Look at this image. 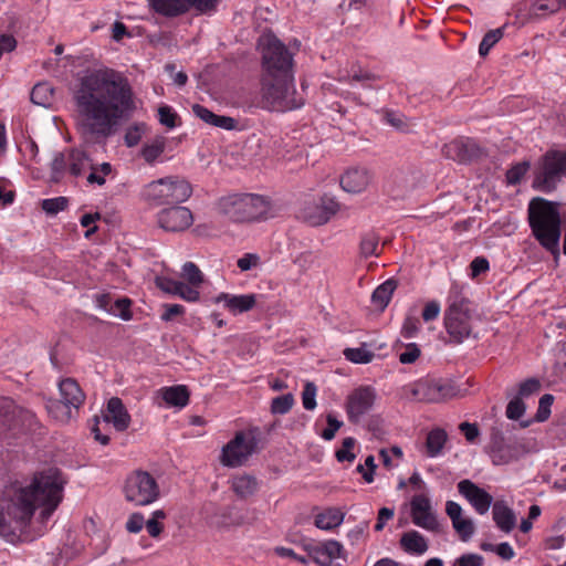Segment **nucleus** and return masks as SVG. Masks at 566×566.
I'll use <instances>...</instances> for the list:
<instances>
[{
  "label": "nucleus",
  "mask_w": 566,
  "mask_h": 566,
  "mask_svg": "<svg viewBox=\"0 0 566 566\" xmlns=\"http://www.w3.org/2000/svg\"><path fill=\"white\" fill-rule=\"evenodd\" d=\"M72 99L75 128L90 145H105L137 108L129 80L111 67L95 69L80 76Z\"/></svg>",
  "instance_id": "nucleus-1"
},
{
  "label": "nucleus",
  "mask_w": 566,
  "mask_h": 566,
  "mask_svg": "<svg viewBox=\"0 0 566 566\" xmlns=\"http://www.w3.org/2000/svg\"><path fill=\"white\" fill-rule=\"evenodd\" d=\"M63 484L61 474L50 470L35 474L28 486L19 482L6 485L0 491V536L13 542L36 507H42V517L48 518L62 501Z\"/></svg>",
  "instance_id": "nucleus-2"
},
{
  "label": "nucleus",
  "mask_w": 566,
  "mask_h": 566,
  "mask_svg": "<svg viewBox=\"0 0 566 566\" xmlns=\"http://www.w3.org/2000/svg\"><path fill=\"white\" fill-rule=\"evenodd\" d=\"M528 221L536 240L548 251H558L560 216L557 206L543 198H534L528 205Z\"/></svg>",
  "instance_id": "nucleus-3"
},
{
  "label": "nucleus",
  "mask_w": 566,
  "mask_h": 566,
  "mask_svg": "<svg viewBox=\"0 0 566 566\" xmlns=\"http://www.w3.org/2000/svg\"><path fill=\"white\" fill-rule=\"evenodd\" d=\"M304 94L294 84V75H262L261 105L270 112H287L301 108Z\"/></svg>",
  "instance_id": "nucleus-4"
},
{
  "label": "nucleus",
  "mask_w": 566,
  "mask_h": 566,
  "mask_svg": "<svg viewBox=\"0 0 566 566\" xmlns=\"http://www.w3.org/2000/svg\"><path fill=\"white\" fill-rule=\"evenodd\" d=\"M448 302L444 327L450 343L461 344L473 335V313L470 308V301L463 296V287L454 283L450 289Z\"/></svg>",
  "instance_id": "nucleus-5"
},
{
  "label": "nucleus",
  "mask_w": 566,
  "mask_h": 566,
  "mask_svg": "<svg viewBox=\"0 0 566 566\" xmlns=\"http://www.w3.org/2000/svg\"><path fill=\"white\" fill-rule=\"evenodd\" d=\"M222 212L234 222L265 220L274 216L271 201L261 195L235 193L221 200Z\"/></svg>",
  "instance_id": "nucleus-6"
},
{
  "label": "nucleus",
  "mask_w": 566,
  "mask_h": 566,
  "mask_svg": "<svg viewBox=\"0 0 566 566\" xmlns=\"http://www.w3.org/2000/svg\"><path fill=\"white\" fill-rule=\"evenodd\" d=\"M140 195L151 206L180 205L191 197L192 187L181 177L169 176L150 181Z\"/></svg>",
  "instance_id": "nucleus-7"
},
{
  "label": "nucleus",
  "mask_w": 566,
  "mask_h": 566,
  "mask_svg": "<svg viewBox=\"0 0 566 566\" xmlns=\"http://www.w3.org/2000/svg\"><path fill=\"white\" fill-rule=\"evenodd\" d=\"M402 396L421 402H442L457 395V388L447 379L424 377L401 388Z\"/></svg>",
  "instance_id": "nucleus-8"
},
{
  "label": "nucleus",
  "mask_w": 566,
  "mask_h": 566,
  "mask_svg": "<svg viewBox=\"0 0 566 566\" xmlns=\"http://www.w3.org/2000/svg\"><path fill=\"white\" fill-rule=\"evenodd\" d=\"M562 176H566V151L549 149L537 164L532 186L548 193L555 190Z\"/></svg>",
  "instance_id": "nucleus-9"
},
{
  "label": "nucleus",
  "mask_w": 566,
  "mask_h": 566,
  "mask_svg": "<svg viewBox=\"0 0 566 566\" xmlns=\"http://www.w3.org/2000/svg\"><path fill=\"white\" fill-rule=\"evenodd\" d=\"M263 75H291L293 74V55L286 45L274 35L261 38Z\"/></svg>",
  "instance_id": "nucleus-10"
},
{
  "label": "nucleus",
  "mask_w": 566,
  "mask_h": 566,
  "mask_svg": "<svg viewBox=\"0 0 566 566\" xmlns=\"http://www.w3.org/2000/svg\"><path fill=\"white\" fill-rule=\"evenodd\" d=\"M123 491L126 501L137 506L149 505L160 495L156 479L143 470L133 471L127 475Z\"/></svg>",
  "instance_id": "nucleus-11"
},
{
  "label": "nucleus",
  "mask_w": 566,
  "mask_h": 566,
  "mask_svg": "<svg viewBox=\"0 0 566 566\" xmlns=\"http://www.w3.org/2000/svg\"><path fill=\"white\" fill-rule=\"evenodd\" d=\"M307 556L297 555L292 548L276 547L275 553L281 557H290L301 564H308L312 559L319 566H332L336 558L345 557L343 545L334 539L323 542L321 544H310L305 546Z\"/></svg>",
  "instance_id": "nucleus-12"
},
{
  "label": "nucleus",
  "mask_w": 566,
  "mask_h": 566,
  "mask_svg": "<svg viewBox=\"0 0 566 566\" xmlns=\"http://www.w3.org/2000/svg\"><path fill=\"white\" fill-rule=\"evenodd\" d=\"M258 438L253 431H239L223 448L220 461L224 467H241L258 449Z\"/></svg>",
  "instance_id": "nucleus-13"
},
{
  "label": "nucleus",
  "mask_w": 566,
  "mask_h": 566,
  "mask_svg": "<svg viewBox=\"0 0 566 566\" xmlns=\"http://www.w3.org/2000/svg\"><path fill=\"white\" fill-rule=\"evenodd\" d=\"M410 515L412 523L426 531L440 533L441 526L432 509L429 497L417 494L410 501Z\"/></svg>",
  "instance_id": "nucleus-14"
},
{
  "label": "nucleus",
  "mask_w": 566,
  "mask_h": 566,
  "mask_svg": "<svg viewBox=\"0 0 566 566\" xmlns=\"http://www.w3.org/2000/svg\"><path fill=\"white\" fill-rule=\"evenodd\" d=\"M157 223L167 232H184L193 223V214L187 207L174 205L157 213Z\"/></svg>",
  "instance_id": "nucleus-15"
},
{
  "label": "nucleus",
  "mask_w": 566,
  "mask_h": 566,
  "mask_svg": "<svg viewBox=\"0 0 566 566\" xmlns=\"http://www.w3.org/2000/svg\"><path fill=\"white\" fill-rule=\"evenodd\" d=\"M376 400V391L369 386H360L353 390L346 400L348 420L358 423L371 410Z\"/></svg>",
  "instance_id": "nucleus-16"
},
{
  "label": "nucleus",
  "mask_w": 566,
  "mask_h": 566,
  "mask_svg": "<svg viewBox=\"0 0 566 566\" xmlns=\"http://www.w3.org/2000/svg\"><path fill=\"white\" fill-rule=\"evenodd\" d=\"M3 426L13 434L33 431L38 427L35 413L20 406H12L3 416Z\"/></svg>",
  "instance_id": "nucleus-17"
},
{
  "label": "nucleus",
  "mask_w": 566,
  "mask_h": 566,
  "mask_svg": "<svg viewBox=\"0 0 566 566\" xmlns=\"http://www.w3.org/2000/svg\"><path fill=\"white\" fill-rule=\"evenodd\" d=\"M444 157L458 163H469L482 154L481 147L470 138H458L442 147Z\"/></svg>",
  "instance_id": "nucleus-18"
},
{
  "label": "nucleus",
  "mask_w": 566,
  "mask_h": 566,
  "mask_svg": "<svg viewBox=\"0 0 566 566\" xmlns=\"http://www.w3.org/2000/svg\"><path fill=\"white\" fill-rule=\"evenodd\" d=\"M489 448L492 462L496 465L510 463L518 457L517 446L507 443L500 430H492Z\"/></svg>",
  "instance_id": "nucleus-19"
},
{
  "label": "nucleus",
  "mask_w": 566,
  "mask_h": 566,
  "mask_svg": "<svg viewBox=\"0 0 566 566\" xmlns=\"http://www.w3.org/2000/svg\"><path fill=\"white\" fill-rule=\"evenodd\" d=\"M458 491L481 515L485 514L491 505H493L492 495L470 480L460 481L458 483Z\"/></svg>",
  "instance_id": "nucleus-20"
},
{
  "label": "nucleus",
  "mask_w": 566,
  "mask_h": 566,
  "mask_svg": "<svg viewBox=\"0 0 566 566\" xmlns=\"http://www.w3.org/2000/svg\"><path fill=\"white\" fill-rule=\"evenodd\" d=\"M446 513L450 517L452 522V527L459 535L460 539L463 542H468L475 532L473 521L462 515V507L454 501H447Z\"/></svg>",
  "instance_id": "nucleus-21"
},
{
  "label": "nucleus",
  "mask_w": 566,
  "mask_h": 566,
  "mask_svg": "<svg viewBox=\"0 0 566 566\" xmlns=\"http://www.w3.org/2000/svg\"><path fill=\"white\" fill-rule=\"evenodd\" d=\"M340 206L333 197L323 196L317 205L307 208L305 218L312 226H321L331 220L335 216Z\"/></svg>",
  "instance_id": "nucleus-22"
},
{
  "label": "nucleus",
  "mask_w": 566,
  "mask_h": 566,
  "mask_svg": "<svg viewBox=\"0 0 566 566\" xmlns=\"http://www.w3.org/2000/svg\"><path fill=\"white\" fill-rule=\"evenodd\" d=\"M373 176L366 168L354 167L346 170L340 177V187L349 193H360L367 189Z\"/></svg>",
  "instance_id": "nucleus-23"
},
{
  "label": "nucleus",
  "mask_w": 566,
  "mask_h": 566,
  "mask_svg": "<svg viewBox=\"0 0 566 566\" xmlns=\"http://www.w3.org/2000/svg\"><path fill=\"white\" fill-rule=\"evenodd\" d=\"M216 303H223L224 307L233 315L249 312L256 304L254 294L232 295L229 293H220L214 297Z\"/></svg>",
  "instance_id": "nucleus-24"
},
{
  "label": "nucleus",
  "mask_w": 566,
  "mask_h": 566,
  "mask_svg": "<svg viewBox=\"0 0 566 566\" xmlns=\"http://www.w3.org/2000/svg\"><path fill=\"white\" fill-rule=\"evenodd\" d=\"M104 418L107 422H112L117 431L126 430L130 423V416L118 397H112L107 401Z\"/></svg>",
  "instance_id": "nucleus-25"
},
{
  "label": "nucleus",
  "mask_w": 566,
  "mask_h": 566,
  "mask_svg": "<svg viewBox=\"0 0 566 566\" xmlns=\"http://www.w3.org/2000/svg\"><path fill=\"white\" fill-rule=\"evenodd\" d=\"M149 8L165 18H177L191 8L188 0H147Z\"/></svg>",
  "instance_id": "nucleus-26"
},
{
  "label": "nucleus",
  "mask_w": 566,
  "mask_h": 566,
  "mask_svg": "<svg viewBox=\"0 0 566 566\" xmlns=\"http://www.w3.org/2000/svg\"><path fill=\"white\" fill-rule=\"evenodd\" d=\"M492 517L496 527L505 534L511 533L516 526L514 511L503 501H496L492 505Z\"/></svg>",
  "instance_id": "nucleus-27"
},
{
  "label": "nucleus",
  "mask_w": 566,
  "mask_h": 566,
  "mask_svg": "<svg viewBox=\"0 0 566 566\" xmlns=\"http://www.w3.org/2000/svg\"><path fill=\"white\" fill-rule=\"evenodd\" d=\"M61 400L77 410L85 400V394L73 378L62 379L59 384Z\"/></svg>",
  "instance_id": "nucleus-28"
},
{
  "label": "nucleus",
  "mask_w": 566,
  "mask_h": 566,
  "mask_svg": "<svg viewBox=\"0 0 566 566\" xmlns=\"http://www.w3.org/2000/svg\"><path fill=\"white\" fill-rule=\"evenodd\" d=\"M399 543L406 553L413 555H422L429 547L427 538L415 530L405 532L401 535Z\"/></svg>",
  "instance_id": "nucleus-29"
},
{
  "label": "nucleus",
  "mask_w": 566,
  "mask_h": 566,
  "mask_svg": "<svg viewBox=\"0 0 566 566\" xmlns=\"http://www.w3.org/2000/svg\"><path fill=\"white\" fill-rule=\"evenodd\" d=\"M231 489L240 499L252 496L259 489L256 478L250 474H238L231 479Z\"/></svg>",
  "instance_id": "nucleus-30"
},
{
  "label": "nucleus",
  "mask_w": 566,
  "mask_h": 566,
  "mask_svg": "<svg viewBox=\"0 0 566 566\" xmlns=\"http://www.w3.org/2000/svg\"><path fill=\"white\" fill-rule=\"evenodd\" d=\"M165 402L171 407L184 408L189 403L190 392L185 385H176L161 389Z\"/></svg>",
  "instance_id": "nucleus-31"
},
{
  "label": "nucleus",
  "mask_w": 566,
  "mask_h": 566,
  "mask_svg": "<svg viewBox=\"0 0 566 566\" xmlns=\"http://www.w3.org/2000/svg\"><path fill=\"white\" fill-rule=\"evenodd\" d=\"M69 171L74 177H80L86 170L92 168V160L87 154L80 149H71L67 155Z\"/></svg>",
  "instance_id": "nucleus-32"
},
{
  "label": "nucleus",
  "mask_w": 566,
  "mask_h": 566,
  "mask_svg": "<svg viewBox=\"0 0 566 566\" xmlns=\"http://www.w3.org/2000/svg\"><path fill=\"white\" fill-rule=\"evenodd\" d=\"M30 98L35 105L50 107L54 101V87L49 82H40L33 86Z\"/></svg>",
  "instance_id": "nucleus-33"
},
{
  "label": "nucleus",
  "mask_w": 566,
  "mask_h": 566,
  "mask_svg": "<svg viewBox=\"0 0 566 566\" xmlns=\"http://www.w3.org/2000/svg\"><path fill=\"white\" fill-rule=\"evenodd\" d=\"M397 285L396 280L389 279L377 286L371 295L373 303L384 310L389 304Z\"/></svg>",
  "instance_id": "nucleus-34"
},
{
  "label": "nucleus",
  "mask_w": 566,
  "mask_h": 566,
  "mask_svg": "<svg viewBox=\"0 0 566 566\" xmlns=\"http://www.w3.org/2000/svg\"><path fill=\"white\" fill-rule=\"evenodd\" d=\"M344 521V513L338 509H328L323 513H319L315 517V526L329 531L339 526Z\"/></svg>",
  "instance_id": "nucleus-35"
},
{
  "label": "nucleus",
  "mask_w": 566,
  "mask_h": 566,
  "mask_svg": "<svg viewBox=\"0 0 566 566\" xmlns=\"http://www.w3.org/2000/svg\"><path fill=\"white\" fill-rule=\"evenodd\" d=\"M448 436L443 429L437 428L431 430L426 439V450L430 458L439 455L447 442Z\"/></svg>",
  "instance_id": "nucleus-36"
},
{
  "label": "nucleus",
  "mask_w": 566,
  "mask_h": 566,
  "mask_svg": "<svg viewBox=\"0 0 566 566\" xmlns=\"http://www.w3.org/2000/svg\"><path fill=\"white\" fill-rule=\"evenodd\" d=\"M165 148V137L157 136L150 143H147L143 146L140 156L147 164L153 165L164 154Z\"/></svg>",
  "instance_id": "nucleus-37"
},
{
  "label": "nucleus",
  "mask_w": 566,
  "mask_h": 566,
  "mask_svg": "<svg viewBox=\"0 0 566 566\" xmlns=\"http://www.w3.org/2000/svg\"><path fill=\"white\" fill-rule=\"evenodd\" d=\"M562 7H566L564 0H534L530 12L536 17H547L556 13Z\"/></svg>",
  "instance_id": "nucleus-38"
},
{
  "label": "nucleus",
  "mask_w": 566,
  "mask_h": 566,
  "mask_svg": "<svg viewBox=\"0 0 566 566\" xmlns=\"http://www.w3.org/2000/svg\"><path fill=\"white\" fill-rule=\"evenodd\" d=\"M46 409L60 422H69L72 418V408L62 400H49Z\"/></svg>",
  "instance_id": "nucleus-39"
},
{
  "label": "nucleus",
  "mask_w": 566,
  "mask_h": 566,
  "mask_svg": "<svg viewBox=\"0 0 566 566\" xmlns=\"http://www.w3.org/2000/svg\"><path fill=\"white\" fill-rule=\"evenodd\" d=\"M504 27L486 32L479 45V54L486 56L490 50L503 38Z\"/></svg>",
  "instance_id": "nucleus-40"
},
{
  "label": "nucleus",
  "mask_w": 566,
  "mask_h": 566,
  "mask_svg": "<svg viewBox=\"0 0 566 566\" xmlns=\"http://www.w3.org/2000/svg\"><path fill=\"white\" fill-rule=\"evenodd\" d=\"M343 354L347 360L355 364H368L375 357V354L368 350L366 345L357 348H346Z\"/></svg>",
  "instance_id": "nucleus-41"
},
{
  "label": "nucleus",
  "mask_w": 566,
  "mask_h": 566,
  "mask_svg": "<svg viewBox=\"0 0 566 566\" xmlns=\"http://www.w3.org/2000/svg\"><path fill=\"white\" fill-rule=\"evenodd\" d=\"M293 405H294V397L292 394H285L282 396H277L272 399L271 412L273 415H285L292 409Z\"/></svg>",
  "instance_id": "nucleus-42"
},
{
  "label": "nucleus",
  "mask_w": 566,
  "mask_h": 566,
  "mask_svg": "<svg viewBox=\"0 0 566 566\" xmlns=\"http://www.w3.org/2000/svg\"><path fill=\"white\" fill-rule=\"evenodd\" d=\"M167 516L164 510H156L153 512L151 517L145 522L146 530L151 537H158L164 531V525L160 523Z\"/></svg>",
  "instance_id": "nucleus-43"
},
{
  "label": "nucleus",
  "mask_w": 566,
  "mask_h": 566,
  "mask_svg": "<svg viewBox=\"0 0 566 566\" xmlns=\"http://www.w3.org/2000/svg\"><path fill=\"white\" fill-rule=\"evenodd\" d=\"M69 199L66 197H55L50 199H44L41 202L42 209L51 216L59 213L67 208Z\"/></svg>",
  "instance_id": "nucleus-44"
},
{
  "label": "nucleus",
  "mask_w": 566,
  "mask_h": 566,
  "mask_svg": "<svg viewBox=\"0 0 566 566\" xmlns=\"http://www.w3.org/2000/svg\"><path fill=\"white\" fill-rule=\"evenodd\" d=\"M182 276L192 286H199L203 282L202 272L193 262H186L184 264Z\"/></svg>",
  "instance_id": "nucleus-45"
},
{
  "label": "nucleus",
  "mask_w": 566,
  "mask_h": 566,
  "mask_svg": "<svg viewBox=\"0 0 566 566\" xmlns=\"http://www.w3.org/2000/svg\"><path fill=\"white\" fill-rule=\"evenodd\" d=\"M378 237L374 233H367L365 234L360 240V254L364 258H369L371 255H377V249H378Z\"/></svg>",
  "instance_id": "nucleus-46"
},
{
  "label": "nucleus",
  "mask_w": 566,
  "mask_h": 566,
  "mask_svg": "<svg viewBox=\"0 0 566 566\" xmlns=\"http://www.w3.org/2000/svg\"><path fill=\"white\" fill-rule=\"evenodd\" d=\"M145 124L136 123L129 126L125 133L124 142L127 147H134L139 144L145 132Z\"/></svg>",
  "instance_id": "nucleus-47"
},
{
  "label": "nucleus",
  "mask_w": 566,
  "mask_h": 566,
  "mask_svg": "<svg viewBox=\"0 0 566 566\" xmlns=\"http://www.w3.org/2000/svg\"><path fill=\"white\" fill-rule=\"evenodd\" d=\"M158 120L167 128H175L178 125V114L168 105L158 108Z\"/></svg>",
  "instance_id": "nucleus-48"
},
{
  "label": "nucleus",
  "mask_w": 566,
  "mask_h": 566,
  "mask_svg": "<svg viewBox=\"0 0 566 566\" xmlns=\"http://www.w3.org/2000/svg\"><path fill=\"white\" fill-rule=\"evenodd\" d=\"M530 169L528 161H522L512 166L506 172V181L509 185H517Z\"/></svg>",
  "instance_id": "nucleus-49"
},
{
  "label": "nucleus",
  "mask_w": 566,
  "mask_h": 566,
  "mask_svg": "<svg viewBox=\"0 0 566 566\" xmlns=\"http://www.w3.org/2000/svg\"><path fill=\"white\" fill-rule=\"evenodd\" d=\"M553 402L554 396L551 394H545L539 398L537 412L535 415L537 421L543 422L549 418Z\"/></svg>",
  "instance_id": "nucleus-50"
},
{
  "label": "nucleus",
  "mask_w": 566,
  "mask_h": 566,
  "mask_svg": "<svg viewBox=\"0 0 566 566\" xmlns=\"http://www.w3.org/2000/svg\"><path fill=\"white\" fill-rule=\"evenodd\" d=\"M541 381L537 378H527L522 381L518 386L517 397L527 398L532 395L537 394L541 390Z\"/></svg>",
  "instance_id": "nucleus-51"
},
{
  "label": "nucleus",
  "mask_w": 566,
  "mask_h": 566,
  "mask_svg": "<svg viewBox=\"0 0 566 566\" xmlns=\"http://www.w3.org/2000/svg\"><path fill=\"white\" fill-rule=\"evenodd\" d=\"M525 409L523 399L516 396L507 403L505 415L511 420H518L524 415Z\"/></svg>",
  "instance_id": "nucleus-52"
},
{
  "label": "nucleus",
  "mask_w": 566,
  "mask_h": 566,
  "mask_svg": "<svg viewBox=\"0 0 566 566\" xmlns=\"http://www.w3.org/2000/svg\"><path fill=\"white\" fill-rule=\"evenodd\" d=\"M198 286H192L184 282H178V287L174 295H178L187 302H196L199 300L200 293L197 290Z\"/></svg>",
  "instance_id": "nucleus-53"
},
{
  "label": "nucleus",
  "mask_w": 566,
  "mask_h": 566,
  "mask_svg": "<svg viewBox=\"0 0 566 566\" xmlns=\"http://www.w3.org/2000/svg\"><path fill=\"white\" fill-rule=\"evenodd\" d=\"M355 446V439L352 437L345 438L343 440L342 449L337 450L335 455L339 462L348 461L353 462L355 460V454L350 451Z\"/></svg>",
  "instance_id": "nucleus-54"
},
{
  "label": "nucleus",
  "mask_w": 566,
  "mask_h": 566,
  "mask_svg": "<svg viewBox=\"0 0 566 566\" xmlns=\"http://www.w3.org/2000/svg\"><path fill=\"white\" fill-rule=\"evenodd\" d=\"M316 386L313 382H306L302 392V403L306 410H313L316 407Z\"/></svg>",
  "instance_id": "nucleus-55"
},
{
  "label": "nucleus",
  "mask_w": 566,
  "mask_h": 566,
  "mask_svg": "<svg viewBox=\"0 0 566 566\" xmlns=\"http://www.w3.org/2000/svg\"><path fill=\"white\" fill-rule=\"evenodd\" d=\"M421 355V350L416 343H410L405 346V350L399 354V361L401 364H413Z\"/></svg>",
  "instance_id": "nucleus-56"
},
{
  "label": "nucleus",
  "mask_w": 566,
  "mask_h": 566,
  "mask_svg": "<svg viewBox=\"0 0 566 566\" xmlns=\"http://www.w3.org/2000/svg\"><path fill=\"white\" fill-rule=\"evenodd\" d=\"M190 8L196 9L201 14L214 12L221 0H188Z\"/></svg>",
  "instance_id": "nucleus-57"
},
{
  "label": "nucleus",
  "mask_w": 566,
  "mask_h": 566,
  "mask_svg": "<svg viewBox=\"0 0 566 566\" xmlns=\"http://www.w3.org/2000/svg\"><path fill=\"white\" fill-rule=\"evenodd\" d=\"M327 427L322 431L321 437L324 440L331 441L335 438L337 430L343 426V422L337 420L332 413L326 417Z\"/></svg>",
  "instance_id": "nucleus-58"
},
{
  "label": "nucleus",
  "mask_w": 566,
  "mask_h": 566,
  "mask_svg": "<svg viewBox=\"0 0 566 566\" xmlns=\"http://www.w3.org/2000/svg\"><path fill=\"white\" fill-rule=\"evenodd\" d=\"M420 321L417 317L408 316L405 318L401 335L405 338H413L420 331Z\"/></svg>",
  "instance_id": "nucleus-59"
},
{
  "label": "nucleus",
  "mask_w": 566,
  "mask_h": 566,
  "mask_svg": "<svg viewBox=\"0 0 566 566\" xmlns=\"http://www.w3.org/2000/svg\"><path fill=\"white\" fill-rule=\"evenodd\" d=\"M483 557L479 554L468 553L458 557L452 566H483Z\"/></svg>",
  "instance_id": "nucleus-60"
},
{
  "label": "nucleus",
  "mask_w": 566,
  "mask_h": 566,
  "mask_svg": "<svg viewBox=\"0 0 566 566\" xmlns=\"http://www.w3.org/2000/svg\"><path fill=\"white\" fill-rule=\"evenodd\" d=\"M259 264L260 256L256 253H245L237 261V265L242 272L256 268Z\"/></svg>",
  "instance_id": "nucleus-61"
},
{
  "label": "nucleus",
  "mask_w": 566,
  "mask_h": 566,
  "mask_svg": "<svg viewBox=\"0 0 566 566\" xmlns=\"http://www.w3.org/2000/svg\"><path fill=\"white\" fill-rule=\"evenodd\" d=\"M164 313L160 318L164 322H170L177 316H181L185 314V307L180 304H164Z\"/></svg>",
  "instance_id": "nucleus-62"
},
{
  "label": "nucleus",
  "mask_w": 566,
  "mask_h": 566,
  "mask_svg": "<svg viewBox=\"0 0 566 566\" xmlns=\"http://www.w3.org/2000/svg\"><path fill=\"white\" fill-rule=\"evenodd\" d=\"M178 280H174L168 276H156L155 283L158 289L161 291L168 293V294H175L177 287H178Z\"/></svg>",
  "instance_id": "nucleus-63"
},
{
  "label": "nucleus",
  "mask_w": 566,
  "mask_h": 566,
  "mask_svg": "<svg viewBox=\"0 0 566 566\" xmlns=\"http://www.w3.org/2000/svg\"><path fill=\"white\" fill-rule=\"evenodd\" d=\"M145 525L144 515L142 513H133L126 522V530L130 533H138Z\"/></svg>",
  "instance_id": "nucleus-64"
}]
</instances>
